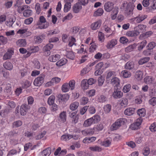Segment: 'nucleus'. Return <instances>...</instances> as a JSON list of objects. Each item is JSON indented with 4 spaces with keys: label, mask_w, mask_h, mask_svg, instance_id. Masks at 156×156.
Listing matches in <instances>:
<instances>
[{
    "label": "nucleus",
    "mask_w": 156,
    "mask_h": 156,
    "mask_svg": "<svg viewBox=\"0 0 156 156\" xmlns=\"http://www.w3.org/2000/svg\"><path fill=\"white\" fill-rule=\"evenodd\" d=\"M103 127V125L101 123H100L94 126L93 129H92L93 130L94 133V132H97L102 130Z\"/></svg>",
    "instance_id": "412c9836"
},
{
    "label": "nucleus",
    "mask_w": 156,
    "mask_h": 156,
    "mask_svg": "<svg viewBox=\"0 0 156 156\" xmlns=\"http://www.w3.org/2000/svg\"><path fill=\"white\" fill-rule=\"evenodd\" d=\"M17 12L19 13H21L24 11L25 9H28L30 8L29 6L27 5H23L22 6H19L17 7Z\"/></svg>",
    "instance_id": "a878e982"
},
{
    "label": "nucleus",
    "mask_w": 156,
    "mask_h": 156,
    "mask_svg": "<svg viewBox=\"0 0 156 156\" xmlns=\"http://www.w3.org/2000/svg\"><path fill=\"white\" fill-rule=\"evenodd\" d=\"M77 53L78 54H82L84 52V54L87 53V51L86 49L84 48V45L83 44H81L80 48L77 49Z\"/></svg>",
    "instance_id": "603ef678"
},
{
    "label": "nucleus",
    "mask_w": 156,
    "mask_h": 156,
    "mask_svg": "<svg viewBox=\"0 0 156 156\" xmlns=\"http://www.w3.org/2000/svg\"><path fill=\"white\" fill-rule=\"evenodd\" d=\"M53 45L52 44L49 43L47 44L44 48L45 50L47 52V55H50L51 52L50 50L53 48Z\"/></svg>",
    "instance_id": "c85d7f7f"
},
{
    "label": "nucleus",
    "mask_w": 156,
    "mask_h": 156,
    "mask_svg": "<svg viewBox=\"0 0 156 156\" xmlns=\"http://www.w3.org/2000/svg\"><path fill=\"white\" fill-rule=\"evenodd\" d=\"M138 33H137L136 31L134 30L129 31L126 33V35L128 37H136L138 36Z\"/></svg>",
    "instance_id": "c756f323"
},
{
    "label": "nucleus",
    "mask_w": 156,
    "mask_h": 156,
    "mask_svg": "<svg viewBox=\"0 0 156 156\" xmlns=\"http://www.w3.org/2000/svg\"><path fill=\"white\" fill-rule=\"evenodd\" d=\"M63 52L65 53V55L68 58L73 60L75 58V55L74 52L71 51H67L66 50H63Z\"/></svg>",
    "instance_id": "dca6fc26"
},
{
    "label": "nucleus",
    "mask_w": 156,
    "mask_h": 156,
    "mask_svg": "<svg viewBox=\"0 0 156 156\" xmlns=\"http://www.w3.org/2000/svg\"><path fill=\"white\" fill-rule=\"evenodd\" d=\"M70 89L68 84V83H64L62 87V90L63 92H67L69 91Z\"/></svg>",
    "instance_id": "72a5a7b5"
},
{
    "label": "nucleus",
    "mask_w": 156,
    "mask_h": 156,
    "mask_svg": "<svg viewBox=\"0 0 156 156\" xmlns=\"http://www.w3.org/2000/svg\"><path fill=\"white\" fill-rule=\"evenodd\" d=\"M39 21L34 27L35 29H45L47 28L49 25L48 23L46 22V19L43 16H41L40 17Z\"/></svg>",
    "instance_id": "7ed1b4c3"
},
{
    "label": "nucleus",
    "mask_w": 156,
    "mask_h": 156,
    "mask_svg": "<svg viewBox=\"0 0 156 156\" xmlns=\"http://www.w3.org/2000/svg\"><path fill=\"white\" fill-rule=\"evenodd\" d=\"M14 53V49L13 48H10L8 49L7 52L4 54L3 56V59L7 60L11 58Z\"/></svg>",
    "instance_id": "9d476101"
},
{
    "label": "nucleus",
    "mask_w": 156,
    "mask_h": 156,
    "mask_svg": "<svg viewBox=\"0 0 156 156\" xmlns=\"http://www.w3.org/2000/svg\"><path fill=\"white\" fill-rule=\"evenodd\" d=\"M147 16L146 15H139L138 16H137L136 23H140L144 20L147 19Z\"/></svg>",
    "instance_id": "393cba45"
},
{
    "label": "nucleus",
    "mask_w": 156,
    "mask_h": 156,
    "mask_svg": "<svg viewBox=\"0 0 156 156\" xmlns=\"http://www.w3.org/2000/svg\"><path fill=\"white\" fill-rule=\"evenodd\" d=\"M147 44V41L146 40L143 41L140 43H138L137 44L139 45L138 47V50L139 51H141L144 48L146 44Z\"/></svg>",
    "instance_id": "58836bf2"
},
{
    "label": "nucleus",
    "mask_w": 156,
    "mask_h": 156,
    "mask_svg": "<svg viewBox=\"0 0 156 156\" xmlns=\"http://www.w3.org/2000/svg\"><path fill=\"white\" fill-rule=\"evenodd\" d=\"M101 118L99 115H95L92 117L85 120L83 123L84 127H88L90 126L93 124H95L100 121Z\"/></svg>",
    "instance_id": "f03ea898"
},
{
    "label": "nucleus",
    "mask_w": 156,
    "mask_h": 156,
    "mask_svg": "<svg viewBox=\"0 0 156 156\" xmlns=\"http://www.w3.org/2000/svg\"><path fill=\"white\" fill-rule=\"evenodd\" d=\"M104 12L103 10L101 8H99L94 14V16H101Z\"/></svg>",
    "instance_id": "09e8293b"
},
{
    "label": "nucleus",
    "mask_w": 156,
    "mask_h": 156,
    "mask_svg": "<svg viewBox=\"0 0 156 156\" xmlns=\"http://www.w3.org/2000/svg\"><path fill=\"white\" fill-rule=\"evenodd\" d=\"M134 63L133 62H128L126 64L125 68H133Z\"/></svg>",
    "instance_id": "338daca9"
},
{
    "label": "nucleus",
    "mask_w": 156,
    "mask_h": 156,
    "mask_svg": "<svg viewBox=\"0 0 156 156\" xmlns=\"http://www.w3.org/2000/svg\"><path fill=\"white\" fill-rule=\"evenodd\" d=\"M142 122V119L141 117L137 119L136 122L132 124L130 128L132 130H135L138 129Z\"/></svg>",
    "instance_id": "423d86ee"
},
{
    "label": "nucleus",
    "mask_w": 156,
    "mask_h": 156,
    "mask_svg": "<svg viewBox=\"0 0 156 156\" xmlns=\"http://www.w3.org/2000/svg\"><path fill=\"white\" fill-rule=\"evenodd\" d=\"M71 90H73L75 88V81L73 80H71L68 83Z\"/></svg>",
    "instance_id": "3c124183"
},
{
    "label": "nucleus",
    "mask_w": 156,
    "mask_h": 156,
    "mask_svg": "<svg viewBox=\"0 0 156 156\" xmlns=\"http://www.w3.org/2000/svg\"><path fill=\"white\" fill-rule=\"evenodd\" d=\"M91 45L89 48V52L91 53L93 52L96 49L97 45L94 43H90Z\"/></svg>",
    "instance_id": "6e6d98bb"
},
{
    "label": "nucleus",
    "mask_w": 156,
    "mask_h": 156,
    "mask_svg": "<svg viewBox=\"0 0 156 156\" xmlns=\"http://www.w3.org/2000/svg\"><path fill=\"white\" fill-rule=\"evenodd\" d=\"M123 93L122 92L116 89L114 90L112 94L113 97L115 99L120 98L123 96Z\"/></svg>",
    "instance_id": "4468645a"
},
{
    "label": "nucleus",
    "mask_w": 156,
    "mask_h": 156,
    "mask_svg": "<svg viewBox=\"0 0 156 156\" xmlns=\"http://www.w3.org/2000/svg\"><path fill=\"white\" fill-rule=\"evenodd\" d=\"M51 153V150L50 148H48L39 153V156H49Z\"/></svg>",
    "instance_id": "2eb2a0df"
},
{
    "label": "nucleus",
    "mask_w": 156,
    "mask_h": 156,
    "mask_svg": "<svg viewBox=\"0 0 156 156\" xmlns=\"http://www.w3.org/2000/svg\"><path fill=\"white\" fill-rule=\"evenodd\" d=\"M128 104V99L126 98H122L120 101V105L122 107H125Z\"/></svg>",
    "instance_id": "f704fd0d"
},
{
    "label": "nucleus",
    "mask_w": 156,
    "mask_h": 156,
    "mask_svg": "<svg viewBox=\"0 0 156 156\" xmlns=\"http://www.w3.org/2000/svg\"><path fill=\"white\" fill-rule=\"evenodd\" d=\"M71 4L70 2H67L64 5V10L65 12H67L70 9Z\"/></svg>",
    "instance_id": "bf43d9fd"
},
{
    "label": "nucleus",
    "mask_w": 156,
    "mask_h": 156,
    "mask_svg": "<svg viewBox=\"0 0 156 156\" xmlns=\"http://www.w3.org/2000/svg\"><path fill=\"white\" fill-rule=\"evenodd\" d=\"M137 114L141 117H144L146 115V110L145 108H142L137 111Z\"/></svg>",
    "instance_id": "ea45409f"
},
{
    "label": "nucleus",
    "mask_w": 156,
    "mask_h": 156,
    "mask_svg": "<svg viewBox=\"0 0 156 156\" xmlns=\"http://www.w3.org/2000/svg\"><path fill=\"white\" fill-rule=\"evenodd\" d=\"M114 4L110 2H108L105 4L104 7L105 10L107 12H110L113 9Z\"/></svg>",
    "instance_id": "9b49d317"
},
{
    "label": "nucleus",
    "mask_w": 156,
    "mask_h": 156,
    "mask_svg": "<svg viewBox=\"0 0 156 156\" xmlns=\"http://www.w3.org/2000/svg\"><path fill=\"white\" fill-rule=\"evenodd\" d=\"M153 80V79L151 76H147L144 79V82L147 84H150L152 83Z\"/></svg>",
    "instance_id": "c03bdc74"
},
{
    "label": "nucleus",
    "mask_w": 156,
    "mask_h": 156,
    "mask_svg": "<svg viewBox=\"0 0 156 156\" xmlns=\"http://www.w3.org/2000/svg\"><path fill=\"white\" fill-rule=\"evenodd\" d=\"M120 82V80L118 78L114 77L111 79V83L115 87L118 88Z\"/></svg>",
    "instance_id": "ddd939ff"
},
{
    "label": "nucleus",
    "mask_w": 156,
    "mask_h": 156,
    "mask_svg": "<svg viewBox=\"0 0 156 156\" xmlns=\"http://www.w3.org/2000/svg\"><path fill=\"white\" fill-rule=\"evenodd\" d=\"M101 23L97 21L92 23L90 26L91 29L93 30H96L98 29L101 26Z\"/></svg>",
    "instance_id": "bb28decb"
},
{
    "label": "nucleus",
    "mask_w": 156,
    "mask_h": 156,
    "mask_svg": "<svg viewBox=\"0 0 156 156\" xmlns=\"http://www.w3.org/2000/svg\"><path fill=\"white\" fill-rule=\"evenodd\" d=\"M28 30V28L21 29L17 31V33L20 34L22 37H25L30 36L31 34V32Z\"/></svg>",
    "instance_id": "0eeeda50"
},
{
    "label": "nucleus",
    "mask_w": 156,
    "mask_h": 156,
    "mask_svg": "<svg viewBox=\"0 0 156 156\" xmlns=\"http://www.w3.org/2000/svg\"><path fill=\"white\" fill-rule=\"evenodd\" d=\"M112 106L110 104H107L105 105L103 107V110L106 113H108L110 111Z\"/></svg>",
    "instance_id": "8fccbe9b"
},
{
    "label": "nucleus",
    "mask_w": 156,
    "mask_h": 156,
    "mask_svg": "<svg viewBox=\"0 0 156 156\" xmlns=\"http://www.w3.org/2000/svg\"><path fill=\"white\" fill-rule=\"evenodd\" d=\"M60 119L62 122H65L66 120V112L63 111L60 114Z\"/></svg>",
    "instance_id": "49530a36"
},
{
    "label": "nucleus",
    "mask_w": 156,
    "mask_h": 156,
    "mask_svg": "<svg viewBox=\"0 0 156 156\" xmlns=\"http://www.w3.org/2000/svg\"><path fill=\"white\" fill-rule=\"evenodd\" d=\"M143 72L140 70L137 71L135 74V77L138 80H140L143 78Z\"/></svg>",
    "instance_id": "c9c22d12"
},
{
    "label": "nucleus",
    "mask_w": 156,
    "mask_h": 156,
    "mask_svg": "<svg viewBox=\"0 0 156 156\" xmlns=\"http://www.w3.org/2000/svg\"><path fill=\"white\" fill-rule=\"evenodd\" d=\"M89 101L88 98L86 97H82L80 100V103L82 105H84L87 104Z\"/></svg>",
    "instance_id": "4d7b16f0"
},
{
    "label": "nucleus",
    "mask_w": 156,
    "mask_h": 156,
    "mask_svg": "<svg viewBox=\"0 0 156 156\" xmlns=\"http://www.w3.org/2000/svg\"><path fill=\"white\" fill-rule=\"evenodd\" d=\"M156 43L154 41H151L148 43L147 47L149 49L152 50L156 46Z\"/></svg>",
    "instance_id": "680f3d73"
},
{
    "label": "nucleus",
    "mask_w": 156,
    "mask_h": 156,
    "mask_svg": "<svg viewBox=\"0 0 156 156\" xmlns=\"http://www.w3.org/2000/svg\"><path fill=\"white\" fill-rule=\"evenodd\" d=\"M81 132L82 134L84 136L90 135L94 134V131L92 129H85Z\"/></svg>",
    "instance_id": "cd10ccee"
},
{
    "label": "nucleus",
    "mask_w": 156,
    "mask_h": 156,
    "mask_svg": "<svg viewBox=\"0 0 156 156\" xmlns=\"http://www.w3.org/2000/svg\"><path fill=\"white\" fill-rule=\"evenodd\" d=\"M88 83L87 79H84L82 80L81 83V86L84 89H87L89 86Z\"/></svg>",
    "instance_id": "e433bc0d"
},
{
    "label": "nucleus",
    "mask_w": 156,
    "mask_h": 156,
    "mask_svg": "<svg viewBox=\"0 0 156 156\" xmlns=\"http://www.w3.org/2000/svg\"><path fill=\"white\" fill-rule=\"evenodd\" d=\"M96 138L95 137H91L89 138L86 137L83 140V142L84 143H89L95 140Z\"/></svg>",
    "instance_id": "2f4dec72"
},
{
    "label": "nucleus",
    "mask_w": 156,
    "mask_h": 156,
    "mask_svg": "<svg viewBox=\"0 0 156 156\" xmlns=\"http://www.w3.org/2000/svg\"><path fill=\"white\" fill-rule=\"evenodd\" d=\"M60 58V56L58 54H55L50 56L48 60L51 62H56Z\"/></svg>",
    "instance_id": "4be33fe9"
},
{
    "label": "nucleus",
    "mask_w": 156,
    "mask_h": 156,
    "mask_svg": "<svg viewBox=\"0 0 156 156\" xmlns=\"http://www.w3.org/2000/svg\"><path fill=\"white\" fill-rule=\"evenodd\" d=\"M39 48L37 46H31L27 48V53L25 57H29L32 53H36L39 51Z\"/></svg>",
    "instance_id": "39448f33"
},
{
    "label": "nucleus",
    "mask_w": 156,
    "mask_h": 156,
    "mask_svg": "<svg viewBox=\"0 0 156 156\" xmlns=\"http://www.w3.org/2000/svg\"><path fill=\"white\" fill-rule=\"evenodd\" d=\"M81 5L79 2L77 3L74 5L73 7V11L75 13H78L81 9Z\"/></svg>",
    "instance_id": "a211bd4d"
},
{
    "label": "nucleus",
    "mask_w": 156,
    "mask_h": 156,
    "mask_svg": "<svg viewBox=\"0 0 156 156\" xmlns=\"http://www.w3.org/2000/svg\"><path fill=\"white\" fill-rule=\"evenodd\" d=\"M72 137L70 134H67L62 135L61 137V140H62L66 141L72 139Z\"/></svg>",
    "instance_id": "37998d69"
},
{
    "label": "nucleus",
    "mask_w": 156,
    "mask_h": 156,
    "mask_svg": "<svg viewBox=\"0 0 156 156\" xmlns=\"http://www.w3.org/2000/svg\"><path fill=\"white\" fill-rule=\"evenodd\" d=\"M112 138L108 137L106 138L101 143V145L102 146L105 147H109L111 144L112 142Z\"/></svg>",
    "instance_id": "f3484780"
},
{
    "label": "nucleus",
    "mask_w": 156,
    "mask_h": 156,
    "mask_svg": "<svg viewBox=\"0 0 156 156\" xmlns=\"http://www.w3.org/2000/svg\"><path fill=\"white\" fill-rule=\"evenodd\" d=\"M131 88V85L128 84L125 85L123 87V91L124 93H127L129 91Z\"/></svg>",
    "instance_id": "e2e57ef3"
},
{
    "label": "nucleus",
    "mask_w": 156,
    "mask_h": 156,
    "mask_svg": "<svg viewBox=\"0 0 156 156\" xmlns=\"http://www.w3.org/2000/svg\"><path fill=\"white\" fill-rule=\"evenodd\" d=\"M22 124V122L20 120L14 122L12 124V126L14 128H16L20 126Z\"/></svg>",
    "instance_id": "864d4df0"
},
{
    "label": "nucleus",
    "mask_w": 156,
    "mask_h": 156,
    "mask_svg": "<svg viewBox=\"0 0 156 156\" xmlns=\"http://www.w3.org/2000/svg\"><path fill=\"white\" fill-rule=\"evenodd\" d=\"M90 150L94 151H101L102 150V148L100 147L95 146L90 148Z\"/></svg>",
    "instance_id": "69168bd1"
},
{
    "label": "nucleus",
    "mask_w": 156,
    "mask_h": 156,
    "mask_svg": "<svg viewBox=\"0 0 156 156\" xmlns=\"http://www.w3.org/2000/svg\"><path fill=\"white\" fill-rule=\"evenodd\" d=\"M135 110V109L133 108H127L125 110L124 114L128 116L134 114Z\"/></svg>",
    "instance_id": "b1692460"
},
{
    "label": "nucleus",
    "mask_w": 156,
    "mask_h": 156,
    "mask_svg": "<svg viewBox=\"0 0 156 156\" xmlns=\"http://www.w3.org/2000/svg\"><path fill=\"white\" fill-rule=\"evenodd\" d=\"M44 35L43 34L41 35L40 36H38L36 37L35 39V41L36 43H41L42 41V39L44 37Z\"/></svg>",
    "instance_id": "5fc2aeb1"
},
{
    "label": "nucleus",
    "mask_w": 156,
    "mask_h": 156,
    "mask_svg": "<svg viewBox=\"0 0 156 156\" xmlns=\"http://www.w3.org/2000/svg\"><path fill=\"white\" fill-rule=\"evenodd\" d=\"M29 9H25L23 12V14L24 17H29L31 15L32 11Z\"/></svg>",
    "instance_id": "4c0bfd02"
},
{
    "label": "nucleus",
    "mask_w": 156,
    "mask_h": 156,
    "mask_svg": "<svg viewBox=\"0 0 156 156\" xmlns=\"http://www.w3.org/2000/svg\"><path fill=\"white\" fill-rule=\"evenodd\" d=\"M16 44L19 47H24L27 45V41L25 39H21L16 42Z\"/></svg>",
    "instance_id": "6ab92c4d"
},
{
    "label": "nucleus",
    "mask_w": 156,
    "mask_h": 156,
    "mask_svg": "<svg viewBox=\"0 0 156 156\" xmlns=\"http://www.w3.org/2000/svg\"><path fill=\"white\" fill-rule=\"evenodd\" d=\"M98 40L99 41L102 42H103L105 40V35L103 33L99 32L98 34Z\"/></svg>",
    "instance_id": "13d9d810"
},
{
    "label": "nucleus",
    "mask_w": 156,
    "mask_h": 156,
    "mask_svg": "<svg viewBox=\"0 0 156 156\" xmlns=\"http://www.w3.org/2000/svg\"><path fill=\"white\" fill-rule=\"evenodd\" d=\"M98 102L103 103L106 101V98L105 96L101 95L98 96Z\"/></svg>",
    "instance_id": "774afa93"
},
{
    "label": "nucleus",
    "mask_w": 156,
    "mask_h": 156,
    "mask_svg": "<svg viewBox=\"0 0 156 156\" xmlns=\"http://www.w3.org/2000/svg\"><path fill=\"white\" fill-rule=\"evenodd\" d=\"M137 46V44L134 43V44L129 46L126 48L125 49V51L127 52H129L133 51V49Z\"/></svg>",
    "instance_id": "7c9ffc66"
},
{
    "label": "nucleus",
    "mask_w": 156,
    "mask_h": 156,
    "mask_svg": "<svg viewBox=\"0 0 156 156\" xmlns=\"http://www.w3.org/2000/svg\"><path fill=\"white\" fill-rule=\"evenodd\" d=\"M58 98L59 100L63 101H67L69 98V96L67 94H65L63 95L59 94L58 96Z\"/></svg>",
    "instance_id": "5701e85b"
},
{
    "label": "nucleus",
    "mask_w": 156,
    "mask_h": 156,
    "mask_svg": "<svg viewBox=\"0 0 156 156\" xmlns=\"http://www.w3.org/2000/svg\"><path fill=\"white\" fill-rule=\"evenodd\" d=\"M150 60V58L146 57L141 58L138 61L139 64L140 65H143L148 62Z\"/></svg>",
    "instance_id": "79ce46f5"
},
{
    "label": "nucleus",
    "mask_w": 156,
    "mask_h": 156,
    "mask_svg": "<svg viewBox=\"0 0 156 156\" xmlns=\"http://www.w3.org/2000/svg\"><path fill=\"white\" fill-rule=\"evenodd\" d=\"M44 78L42 77H38L36 78L34 82V85L37 86H41L44 82Z\"/></svg>",
    "instance_id": "f8f14e48"
},
{
    "label": "nucleus",
    "mask_w": 156,
    "mask_h": 156,
    "mask_svg": "<svg viewBox=\"0 0 156 156\" xmlns=\"http://www.w3.org/2000/svg\"><path fill=\"white\" fill-rule=\"evenodd\" d=\"M76 41V39L73 37H71L69 42L68 44V45L69 47H72L73 45H76L75 42Z\"/></svg>",
    "instance_id": "0e129e2a"
},
{
    "label": "nucleus",
    "mask_w": 156,
    "mask_h": 156,
    "mask_svg": "<svg viewBox=\"0 0 156 156\" xmlns=\"http://www.w3.org/2000/svg\"><path fill=\"white\" fill-rule=\"evenodd\" d=\"M55 97L54 95H51L48 98V103L50 105L54 104Z\"/></svg>",
    "instance_id": "de8ad7c7"
},
{
    "label": "nucleus",
    "mask_w": 156,
    "mask_h": 156,
    "mask_svg": "<svg viewBox=\"0 0 156 156\" xmlns=\"http://www.w3.org/2000/svg\"><path fill=\"white\" fill-rule=\"evenodd\" d=\"M134 7L135 5L133 3L124 1L120 9L125 11V13L128 16L131 17L133 14Z\"/></svg>",
    "instance_id": "f257e3e1"
},
{
    "label": "nucleus",
    "mask_w": 156,
    "mask_h": 156,
    "mask_svg": "<svg viewBox=\"0 0 156 156\" xmlns=\"http://www.w3.org/2000/svg\"><path fill=\"white\" fill-rule=\"evenodd\" d=\"M126 119L124 118L117 119L112 125L111 128L112 130H115L119 128L121 126L124 125L127 122Z\"/></svg>",
    "instance_id": "20e7f679"
},
{
    "label": "nucleus",
    "mask_w": 156,
    "mask_h": 156,
    "mask_svg": "<svg viewBox=\"0 0 156 156\" xmlns=\"http://www.w3.org/2000/svg\"><path fill=\"white\" fill-rule=\"evenodd\" d=\"M14 22L12 18H9L6 21V25L9 27H12Z\"/></svg>",
    "instance_id": "052dcab7"
},
{
    "label": "nucleus",
    "mask_w": 156,
    "mask_h": 156,
    "mask_svg": "<svg viewBox=\"0 0 156 156\" xmlns=\"http://www.w3.org/2000/svg\"><path fill=\"white\" fill-rule=\"evenodd\" d=\"M30 108V107L27 104H22L21 105L20 108V114L22 115H26Z\"/></svg>",
    "instance_id": "6e6552de"
},
{
    "label": "nucleus",
    "mask_w": 156,
    "mask_h": 156,
    "mask_svg": "<svg viewBox=\"0 0 156 156\" xmlns=\"http://www.w3.org/2000/svg\"><path fill=\"white\" fill-rule=\"evenodd\" d=\"M117 44V41L115 39H112L108 42L106 45L108 48H111L113 47Z\"/></svg>",
    "instance_id": "aec40b11"
},
{
    "label": "nucleus",
    "mask_w": 156,
    "mask_h": 156,
    "mask_svg": "<svg viewBox=\"0 0 156 156\" xmlns=\"http://www.w3.org/2000/svg\"><path fill=\"white\" fill-rule=\"evenodd\" d=\"M146 26L145 25L140 24L134 28V30H136L138 33V35H139L140 33H142L146 31Z\"/></svg>",
    "instance_id": "1a4fd4ad"
},
{
    "label": "nucleus",
    "mask_w": 156,
    "mask_h": 156,
    "mask_svg": "<svg viewBox=\"0 0 156 156\" xmlns=\"http://www.w3.org/2000/svg\"><path fill=\"white\" fill-rule=\"evenodd\" d=\"M121 75L124 78H127L130 77L131 76L130 72L128 71L125 70L122 71Z\"/></svg>",
    "instance_id": "a19ab883"
},
{
    "label": "nucleus",
    "mask_w": 156,
    "mask_h": 156,
    "mask_svg": "<svg viewBox=\"0 0 156 156\" xmlns=\"http://www.w3.org/2000/svg\"><path fill=\"white\" fill-rule=\"evenodd\" d=\"M67 60L65 58H62L58 61L56 63L58 66H61L65 65L67 62Z\"/></svg>",
    "instance_id": "473e14b6"
},
{
    "label": "nucleus",
    "mask_w": 156,
    "mask_h": 156,
    "mask_svg": "<svg viewBox=\"0 0 156 156\" xmlns=\"http://www.w3.org/2000/svg\"><path fill=\"white\" fill-rule=\"evenodd\" d=\"M79 105V102H75L70 105V108L71 110L74 111L78 108Z\"/></svg>",
    "instance_id": "a18cd8bd"
}]
</instances>
